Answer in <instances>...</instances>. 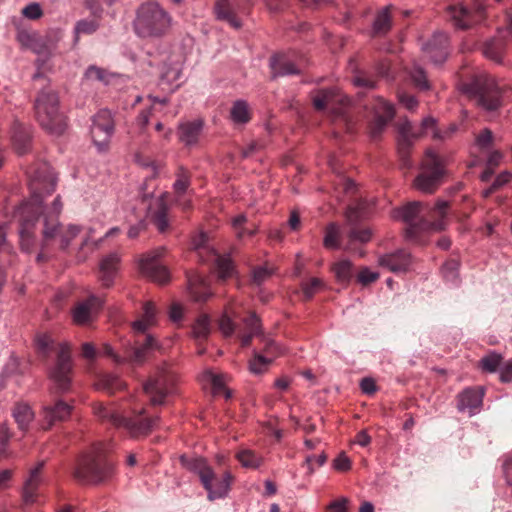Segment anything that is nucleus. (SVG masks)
<instances>
[{"mask_svg": "<svg viewBox=\"0 0 512 512\" xmlns=\"http://www.w3.org/2000/svg\"><path fill=\"white\" fill-rule=\"evenodd\" d=\"M30 177L31 196L24 201L15 211L14 219L19 223V236L21 249L30 252L35 243L34 229L36 223L42 217L44 223L45 217H55L62 209L60 197L57 196L51 207V211L47 212L43 207V194L50 195L56 186V177L51 166L46 163H40L30 167L28 171Z\"/></svg>", "mask_w": 512, "mask_h": 512, "instance_id": "nucleus-1", "label": "nucleus"}, {"mask_svg": "<svg viewBox=\"0 0 512 512\" xmlns=\"http://www.w3.org/2000/svg\"><path fill=\"white\" fill-rule=\"evenodd\" d=\"M458 90L474 104L491 115H497L503 106L502 93L487 74H474L458 83Z\"/></svg>", "mask_w": 512, "mask_h": 512, "instance_id": "nucleus-2", "label": "nucleus"}, {"mask_svg": "<svg viewBox=\"0 0 512 512\" xmlns=\"http://www.w3.org/2000/svg\"><path fill=\"white\" fill-rule=\"evenodd\" d=\"M424 204L420 201L409 202L401 208L394 209L392 217L396 220H402L408 226L405 229V237L407 239H413L419 232L435 230L441 231L445 229V223L443 218L446 216L449 202L444 200H438L433 209L432 217L438 216L440 220L429 221L425 217L421 216V211Z\"/></svg>", "mask_w": 512, "mask_h": 512, "instance_id": "nucleus-3", "label": "nucleus"}, {"mask_svg": "<svg viewBox=\"0 0 512 512\" xmlns=\"http://www.w3.org/2000/svg\"><path fill=\"white\" fill-rule=\"evenodd\" d=\"M113 463L101 445H95L77 458L72 476L82 485H99L113 474Z\"/></svg>", "mask_w": 512, "mask_h": 512, "instance_id": "nucleus-4", "label": "nucleus"}, {"mask_svg": "<svg viewBox=\"0 0 512 512\" xmlns=\"http://www.w3.org/2000/svg\"><path fill=\"white\" fill-rule=\"evenodd\" d=\"M173 24L170 13L159 3L148 1L136 10L133 29L143 39H159L166 36Z\"/></svg>", "mask_w": 512, "mask_h": 512, "instance_id": "nucleus-5", "label": "nucleus"}, {"mask_svg": "<svg viewBox=\"0 0 512 512\" xmlns=\"http://www.w3.org/2000/svg\"><path fill=\"white\" fill-rule=\"evenodd\" d=\"M36 119L48 133L61 135L67 123L65 116L59 111L58 94L50 88L42 89L34 104Z\"/></svg>", "mask_w": 512, "mask_h": 512, "instance_id": "nucleus-6", "label": "nucleus"}, {"mask_svg": "<svg viewBox=\"0 0 512 512\" xmlns=\"http://www.w3.org/2000/svg\"><path fill=\"white\" fill-rule=\"evenodd\" d=\"M445 160L432 149H427L420 165V172L413 181V187L425 194H433L442 184L446 174Z\"/></svg>", "mask_w": 512, "mask_h": 512, "instance_id": "nucleus-7", "label": "nucleus"}, {"mask_svg": "<svg viewBox=\"0 0 512 512\" xmlns=\"http://www.w3.org/2000/svg\"><path fill=\"white\" fill-rule=\"evenodd\" d=\"M72 371L69 347L66 344H62L57 353L56 363L48 373L51 382L50 392L52 394H65L71 390Z\"/></svg>", "mask_w": 512, "mask_h": 512, "instance_id": "nucleus-8", "label": "nucleus"}, {"mask_svg": "<svg viewBox=\"0 0 512 512\" xmlns=\"http://www.w3.org/2000/svg\"><path fill=\"white\" fill-rule=\"evenodd\" d=\"M177 375L168 365L160 367L155 376L143 385L144 392L150 397L152 405H161L165 398L174 392Z\"/></svg>", "mask_w": 512, "mask_h": 512, "instance_id": "nucleus-9", "label": "nucleus"}, {"mask_svg": "<svg viewBox=\"0 0 512 512\" xmlns=\"http://www.w3.org/2000/svg\"><path fill=\"white\" fill-rule=\"evenodd\" d=\"M114 131L115 122L109 110L102 109L92 117L90 135L99 152L108 150Z\"/></svg>", "mask_w": 512, "mask_h": 512, "instance_id": "nucleus-10", "label": "nucleus"}, {"mask_svg": "<svg viewBox=\"0 0 512 512\" xmlns=\"http://www.w3.org/2000/svg\"><path fill=\"white\" fill-rule=\"evenodd\" d=\"M313 106L317 111L329 109L336 116H343L349 99L337 88H322L311 93Z\"/></svg>", "mask_w": 512, "mask_h": 512, "instance_id": "nucleus-11", "label": "nucleus"}, {"mask_svg": "<svg viewBox=\"0 0 512 512\" xmlns=\"http://www.w3.org/2000/svg\"><path fill=\"white\" fill-rule=\"evenodd\" d=\"M446 10L457 28L467 30L476 22V17L483 15L485 7L482 0H471L469 5L458 2L447 6Z\"/></svg>", "mask_w": 512, "mask_h": 512, "instance_id": "nucleus-12", "label": "nucleus"}, {"mask_svg": "<svg viewBox=\"0 0 512 512\" xmlns=\"http://www.w3.org/2000/svg\"><path fill=\"white\" fill-rule=\"evenodd\" d=\"M398 138H397V152L404 168L412 167L410 160V152L413 147L414 141L422 137L421 133L414 131L412 123L407 119H403L397 124Z\"/></svg>", "mask_w": 512, "mask_h": 512, "instance_id": "nucleus-13", "label": "nucleus"}, {"mask_svg": "<svg viewBox=\"0 0 512 512\" xmlns=\"http://www.w3.org/2000/svg\"><path fill=\"white\" fill-rule=\"evenodd\" d=\"M165 251V247H158L147 253L139 264L141 273L159 284L167 283L170 278L168 269L159 262Z\"/></svg>", "mask_w": 512, "mask_h": 512, "instance_id": "nucleus-14", "label": "nucleus"}, {"mask_svg": "<svg viewBox=\"0 0 512 512\" xmlns=\"http://www.w3.org/2000/svg\"><path fill=\"white\" fill-rule=\"evenodd\" d=\"M79 232L80 228L78 226L70 225L67 229H64L55 217H45L44 228H42L43 242L48 244L50 241L59 238L61 249H66Z\"/></svg>", "mask_w": 512, "mask_h": 512, "instance_id": "nucleus-15", "label": "nucleus"}, {"mask_svg": "<svg viewBox=\"0 0 512 512\" xmlns=\"http://www.w3.org/2000/svg\"><path fill=\"white\" fill-rule=\"evenodd\" d=\"M161 348L158 341L151 334H146L143 341L137 340L134 346L126 350V363L140 366L142 365L154 351Z\"/></svg>", "mask_w": 512, "mask_h": 512, "instance_id": "nucleus-16", "label": "nucleus"}, {"mask_svg": "<svg viewBox=\"0 0 512 512\" xmlns=\"http://www.w3.org/2000/svg\"><path fill=\"white\" fill-rule=\"evenodd\" d=\"M27 45L38 55L50 56L62 39L60 29H50L44 35H25Z\"/></svg>", "mask_w": 512, "mask_h": 512, "instance_id": "nucleus-17", "label": "nucleus"}, {"mask_svg": "<svg viewBox=\"0 0 512 512\" xmlns=\"http://www.w3.org/2000/svg\"><path fill=\"white\" fill-rule=\"evenodd\" d=\"M145 409L139 410L134 417L123 416L121 426L128 431L131 437L137 438L148 435L159 421V417L142 418Z\"/></svg>", "mask_w": 512, "mask_h": 512, "instance_id": "nucleus-18", "label": "nucleus"}, {"mask_svg": "<svg viewBox=\"0 0 512 512\" xmlns=\"http://www.w3.org/2000/svg\"><path fill=\"white\" fill-rule=\"evenodd\" d=\"M377 263L393 273H406L412 264L411 254L405 250H397L392 253L380 255Z\"/></svg>", "mask_w": 512, "mask_h": 512, "instance_id": "nucleus-19", "label": "nucleus"}, {"mask_svg": "<svg viewBox=\"0 0 512 512\" xmlns=\"http://www.w3.org/2000/svg\"><path fill=\"white\" fill-rule=\"evenodd\" d=\"M394 113V108L391 104L387 103L383 99H379L375 117L369 130L370 137L373 140L380 138L388 123L393 119Z\"/></svg>", "mask_w": 512, "mask_h": 512, "instance_id": "nucleus-20", "label": "nucleus"}, {"mask_svg": "<svg viewBox=\"0 0 512 512\" xmlns=\"http://www.w3.org/2000/svg\"><path fill=\"white\" fill-rule=\"evenodd\" d=\"M448 36L443 32L433 34L429 42L424 46V51L434 64H442L447 58Z\"/></svg>", "mask_w": 512, "mask_h": 512, "instance_id": "nucleus-21", "label": "nucleus"}, {"mask_svg": "<svg viewBox=\"0 0 512 512\" xmlns=\"http://www.w3.org/2000/svg\"><path fill=\"white\" fill-rule=\"evenodd\" d=\"M45 462L40 461L29 472V476L24 482L22 490V498L25 504H33L38 495V489L43 481L42 469Z\"/></svg>", "mask_w": 512, "mask_h": 512, "instance_id": "nucleus-22", "label": "nucleus"}, {"mask_svg": "<svg viewBox=\"0 0 512 512\" xmlns=\"http://www.w3.org/2000/svg\"><path fill=\"white\" fill-rule=\"evenodd\" d=\"M72 411V405L63 400H57L53 404L46 405L43 408V417L46 422V429L50 428L58 421L66 420Z\"/></svg>", "mask_w": 512, "mask_h": 512, "instance_id": "nucleus-23", "label": "nucleus"}, {"mask_svg": "<svg viewBox=\"0 0 512 512\" xmlns=\"http://www.w3.org/2000/svg\"><path fill=\"white\" fill-rule=\"evenodd\" d=\"M232 476L229 472H225L222 478H217L212 471V475L207 477V483L203 484L208 492V499L215 500L227 495L230 490Z\"/></svg>", "mask_w": 512, "mask_h": 512, "instance_id": "nucleus-24", "label": "nucleus"}, {"mask_svg": "<svg viewBox=\"0 0 512 512\" xmlns=\"http://www.w3.org/2000/svg\"><path fill=\"white\" fill-rule=\"evenodd\" d=\"M103 301L96 297L90 296L84 302L79 303L73 311V320L78 325L86 324L90 321L92 313L100 309Z\"/></svg>", "mask_w": 512, "mask_h": 512, "instance_id": "nucleus-25", "label": "nucleus"}, {"mask_svg": "<svg viewBox=\"0 0 512 512\" xmlns=\"http://www.w3.org/2000/svg\"><path fill=\"white\" fill-rule=\"evenodd\" d=\"M12 140L19 155L27 153L31 146V129L29 126L14 121L12 126Z\"/></svg>", "mask_w": 512, "mask_h": 512, "instance_id": "nucleus-26", "label": "nucleus"}, {"mask_svg": "<svg viewBox=\"0 0 512 512\" xmlns=\"http://www.w3.org/2000/svg\"><path fill=\"white\" fill-rule=\"evenodd\" d=\"M120 264V257L117 253L113 252L106 255L100 262V280L105 287H110L113 284L115 275L118 271Z\"/></svg>", "mask_w": 512, "mask_h": 512, "instance_id": "nucleus-27", "label": "nucleus"}, {"mask_svg": "<svg viewBox=\"0 0 512 512\" xmlns=\"http://www.w3.org/2000/svg\"><path fill=\"white\" fill-rule=\"evenodd\" d=\"M457 399L459 411L476 409L482 404L483 390L480 388H467L458 395Z\"/></svg>", "mask_w": 512, "mask_h": 512, "instance_id": "nucleus-28", "label": "nucleus"}, {"mask_svg": "<svg viewBox=\"0 0 512 512\" xmlns=\"http://www.w3.org/2000/svg\"><path fill=\"white\" fill-rule=\"evenodd\" d=\"M272 77L293 75L300 73L299 68L284 54H275L270 59Z\"/></svg>", "mask_w": 512, "mask_h": 512, "instance_id": "nucleus-29", "label": "nucleus"}, {"mask_svg": "<svg viewBox=\"0 0 512 512\" xmlns=\"http://www.w3.org/2000/svg\"><path fill=\"white\" fill-rule=\"evenodd\" d=\"M203 128L202 120L182 123L179 125V140L187 146L194 145L198 142L199 136Z\"/></svg>", "mask_w": 512, "mask_h": 512, "instance_id": "nucleus-30", "label": "nucleus"}, {"mask_svg": "<svg viewBox=\"0 0 512 512\" xmlns=\"http://www.w3.org/2000/svg\"><path fill=\"white\" fill-rule=\"evenodd\" d=\"M391 7L388 5L377 11L372 24L373 36H383L390 31L392 27Z\"/></svg>", "mask_w": 512, "mask_h": 512, "instance_id": "nucleus-31", "label": "nucleus"}, {"mask_svg": "<svg viewBox=\"0 0 512 512\" xmlns=\"http://www.w3.org/2000/svg\"><path fill=\"white\" fill-rule=\"evenodd\" d=\"M214 10L217 19L228 22L235 29L241 27V22L229 0H216Z\"/></svg>", "mask_w": 512, "mask_h": 512, "instance_id": "nucleus-32", "label": "nucleus"}, {"mask_svg": "<svg viewBox=\"0 0 512 512\" xmlns=\"http://www.w3.org/2000/svg\"><path fill=\"white\" fill-rule=\"evenodd\" d=\"M180 461L188 470L198 474L202 484H206L207 477L212 475L213 470L204 458L187 459L185 456H181Z\"/></svg>", "mask_w": 512, "mask_h": 512, "instance_id": "nucleus-33", "label": "nucleus"}, {"mask_svg": "<svg viewBox=\"0 0 512 512\" xmlns=\"http://www.w3.org/2000/svg\"><path fill=\"white\" fill-rule=\"evenodd\" d=\"M505 47L506 42L504 38L496 36L485 42L483 46V54L486 58L496 63H501Z\"/></svg>", "mask_w": 512, "mask_h": 512, "instance_id": "nucleus-34", "label": "nucleus"}, {"mask_svg": "<svg viewBox=\"0 0 512 512\" xmlns=\"http://www.w3.org/2000/svg\"><path fill=\"white\" fill-rule=\"evenodd\" d=\"M188 285L193 299L197 302H204L211 296L204 278L199 275L190 276Z\"/></svg>", "mask_w": 512, "mask_h": 512, "instance_id": "nucleus-35", "label": "nucleus"}, {"mask_svg": "<svg viewBox=\"0 0 512 512\" xmlns=\"http://www.w3.org/2000/svg\"><path fill=\"white\" fill-rule=\"evenodd\" d=\"M202 381L208 382L212 386V394L214 396L224 392L225 398L229 399L232 395L231 391L225 387L224 376L222 374H215L211 370H206L202 374Z\"/></svg>", "mask_w": 512, "mask_h": 512, "instance_id": "nucleus-36", "label": "nucleus"}, {"mask_svg": "<svg viewBox=\"0 0 512 512\" xmlns=\"http://www.w3.org/2000/svg\"><path fill=\"white\" fill-rule=\"evenodd\" d=\"M156 309L153 302L148 301L143 306V316L133 323V329L144 332L155 323Z\"/></svg>", "mask_w": 512, "mask_h": 512, "instance_id": "nucleus-37", "label": "nucleus"}, {"mask_svg": "<svg viewBox=\"0 0 512 512\" xmlns=\"http://www.w3.org/2000/svg\"><path fill=\"white\" fill-rule=\"evenodd\" d=\"M93 410L94 414L99 419H101L102 421H107L115 427L119 428L121 426V422H123L122 414H120L116 410L104 406L101 403H96L93 407Z\"/></svg>", "mask_w": 512, "mask_h": 512, "instance_id": "nucleus-38", "label": "nucleus"}, {"mask_svg": "<svg viewBox=\"0 0 512 512\" xmlns=\"http://www.w3.org/2000/svg\"><path fill=\"white\" fill-rule=\"evenodd\" d=\"M168 213V206L165 202L164 197L162 196L158 201V208L157 210L152 214L151 220L153 224L156 226L157 230L160 233H164L167 231L169 227V220L167 217Z\"/></svg>", "mask_w": 512, "mask_h": 512, "instance_id": "nucleus-39", "label": "nucleus"}, {"mask_svg": "<svg viewBox=\"0 0 512 512\" xmlns=\"http://www.w3.org/2000/svg\"><path fill=\"white\" fill-rule=\"evenodd\" d=\"M13 417L21 430H26L34 418V413L27 404H17L13 409Z\"/></svg>", "mask_w": 512, "mask_h": 512, "instance_id": "nucleus-40", "label": "nucleus"}, {"mask_svg": "<svg viewBox=\"0 0 512 512\" xmlns=\"http://www.w3.org/2000/svg\"><path fill=\"white\" fill-rule=\"evenodd\" d=\"M332 270L337 281L342 284H347L353 276V264L347 259L335 263Z\"/></svg>", "mask_w": 512, "mask_h": 512, "instance_id": "nucleus-41", "label": "nucleus"}, {"mask_svg": "<svg viewBox=\"0 0 512 512\" xmlns=\"http://www.w3.org/2000/svg\"><path fill=\"white\" fill-rule=\"evenodd\" d=\"M210 318L207 314L200 315L192 328V336L196 340H206L210 334Z\"/></svg>", "mask_w": 512, "mask_h": 512, "instance_id": "nucleus-42", "label": "nucleus"}, {"mask_svg": "<svg viewBox=\"0 0 512 512\" xmlns=\"http://www.w3.org/2000/svg\"><path fill=\"white\" fill-rule=\"evenodd\" d=\"M230 116L234 123H247L250 120V113L247 102L244 100L235 101L231 108Z\"/></svg>", "mask_w": 512, "mask_h": 512, "instance_id": "nucleus-43", "label": "nucleus"}, {"mask_svg": "<svg viewBox=\"0 0 512 512\" xmlns=\"http://www.w3.org/2000/svg\"><path fill=\"white\" fill-rule=\"evenodd\" d=\"M323 245L327 249L340 248V228L337 224L330 223L327 225Z\"/></svg>", "mask_w": 512, "mask_h": 512, "instance_id": "nucleus-44", "label": "nucleus"}, {"mask_svg": "<svg viewBox=\"0 0 512 512\" xmlns=\"http://www.w3.org/2000/svg\"><path fill=\"white\" fill-rule=\"evenodd\" d=\"M502 364V356L498 353L492 352L484 356L480 362V368L489 373L496 372Z\"/></svg>", "mask_w": 512, "mask_h": 512, "instance_id": "nucleus-45", "label": "nucleus"}, {"mask_svg": "<svg viewBox=\"0 0 512 512\" xmlns=\"http://www.w3.org/2000/svg\"><path fill=\"white\" fill-rule=\"evenodd\" d=\"M237 459L246 468H258L262 462L259 456L248 449L238 452Z\"/></svg>", "mask_w": 512, "mask_h": 512, "instance_id": "nucleus-46", "label": "nucleus"}, {"mask_svg": "<svg viewBox=\"0 0 512 512\" xmlns=\"http://www.w3.org/2000/svg\"><path fill=\"white\" fill-rule=\"evenodd\" d=\"M271 363L272 358L255 353L254 358L249 361V370L254 374H261L267 370Z\"/></svg>", "mask_w": 512, "mask_h": 512, "instance_id": "nucleus-47", "label": "nucleus"}, {"mask_svg": "<svg viewBox=\"0 0 512 512\" xmlns=\"http://www.w3.org/2000/svg\"><path fill=\"white\" fill-rule=\"evenodd\" d=\"M218 278L225 281L233 275L234 266L232 261L227 257H218L217 259Z\"/></svg>", "mask_w": 512, "mask_h": 512, "instance_id": "nucleus-48", "label": "nucleus"}, {"mask_svg": "<svg viewBox=\"0 0 512 512\" xmlns=\"http://www.w3.org/2000/svg\"><path fill=\"white\" fill-rule=\"evenodd\" d=\"M322 287L323 281L319 278H311L309 281L301 284L306 300H310Z\"/></svg>", "mask_w": 512, "mask_h": 512, "instance_id": "nucleus-49", "label": "nucleus"}, {"mask_svg": "<svg viewBox=\"0 0 512 512\" xmlns=\"http://www.w3.org/2000/svg\"><path fill=\"white\" fill-rule=\"evenodd\" d=\"M459 262L455 259L448 260L442 266V274L448 281L454 282L458 278Z\"/></svg>", "mask_w": 512, "mask_h": 512, "instance_id": "nucleus-50", "label": "nucleus"}, {"mask_svg": "<svg viewBox=\"0 0 512 512\" xmlns=\"http://www.w3.org/2000/svg\"><path fill=\"white\" fill-rule=\"evenodd\" d=\"M274 271L272 268H268L267 266H259L253 270L252 273V282L253 284L260 286L266 280H268Z\"/></svg>", "mask_w": 512, "mask_h": 512, "instance_id": "nucleus-51", "label": "nucleus"}, {"mask_svg": "<svg viewBox=\"0 0 512 512\" xmlns=\"http://www.w3.org/2000/svg\"><path fill=\"white\" fill-rule=\"evenodd\" d=\"M99 27V24L96 20H80L77 22L75 26V34L76 39H78L79 34H92Z\"/></svg>", "mask_w": 512, "mask_h": 512, "instance_id": "nucleus-52", "label": "nucleus"}, {"mask_svg": "<svg viewBox=\"0 0 512 512\" xmlns=\"http://www.w3.org/2000/svg\"><path fill=\"white\" fill-rule=\"evenodd\" d=\"M372 231L369 228L364 229H351L348 233V238L351 243L358 241L360 243H367L371 240Z\"/></svg>", "mask_w": 512, "mask_h": 512, "instance_id": "nucleus-53", "label": "nucleus"}, {"mask_svg": "<svg viewBox=\"0 0 512 512\" xmlns=\"http://www.w3.org/2000/svg\"><path fill=\"white\" fill-rule=\"evenodd\" d=\"M189 185H190L189 175L181 167L177 173V179L174 183L175 192L178 194H183L186 192Z\"/></svg>", "mask_w": 512, "mask_h": 512, "instance_id": "nucleus-54", "label": "nucleus"}, {"mask_svg": "<svg viewBox=\"0 0 512 512\" xmlns=\"http://www.w3.org/2000/svg\"><path fill=\"white\" fill-rule=\"evenodd\" d=\"M411 77L415 85L421 90L429 89V82L425 71L421 67H415L411 72Z\"/></svg>", "mask_w": 512, "mask_h": 512, "instance_id": "nucleus-55", "label": "nucleus"}, {"mask_svg": "<svg viewBox=\"0 0 512 512\" xmlns=\"http://www.w3.org/2000/svg\"><path fill=\"white\" fill-rule=\"evenodd\" d=\"M244 324L249 333L256 336L261 334L260 319L254 312L244 319Z\"/></svg>", "mask_w": 512, "mask_h": 512, "instance_id": "nucleus-56", "label": "nucleus"}, {"mask_svg": "<svg viewBox=\"0 0 512 512\" xmlns=\"http://www.w3.org/2000/svg\"><path fill=\"white\" fill-rule=\"evenodd\" d=\"M246 221H247V218L244 214H240V215L236 216L235 218H233V220H232V225H233L234 229L237 230V236L239 238H242L245 235L252 236L254 234V230H245L242 228V226L244 225V223H246Z\"/></svg>", "mask_w": 512, "mask_h": 512, "instance_id": "nucleus-57", "label": "nucleus"}, {"mask_svg": "<svg viewBox=\"0 0 512 512\" xmlns=\"http://www.w3.org/2000/svg\"><path fill=\"white\" fill-rule=\"evenodd\" d=\"M85 77L89 80H97L107 83L106 71L96 66H90L85 72Z\"/></svg>", "mask_w": 512, "mask_h": 512, "instance_id": "nucleus-58", "label": "nucleus"}, {"mask_svg": "<svg viewBox=\"0 0 512 512\" xmlns=\"http://www.w3.org/2000/svg\"><path fill=\"white\" fill-rule=\"evenodd\" d=\"M219 329L225 337H230L235 331V325L229 316L222 315L219 319Z\"/></svg>", "mask_w": 512, "mask_h": 512, "instance_id": "nucleus-59", "label": "nucleus"}, {"mask_svg": "<svg viewBox=\"0 0 512 512\" xmlns=\"http://www.w3.org/2000/svg\"><path fill=\"white\" fill-rule=\"evenodd\" d=\"M22 14L28 19L36 20L42 16L43 12H42L40 4L33 2V3L28 4L22 10Z\"/></svg>", "mask_w": 512, "mask_h": 512, "instance_id": "nucleus-60", "label": "nucleus"}, {"mask_svg": "<svg viewBox=\"0 0 512 512\" xmlns=\"http://www.w3.org/2000/svg\"><path fill=\"white\" fill-rule=\"evenodd\" d=\"M493 142V133L490 129L485 128L481 131V133L476 137V144L481 149H486L490 147Z\"/></svg>", "mask_w": 512, "mask_h": 512, "instance_id": "nucleus-61", "label": "nucleus"}, {"mask_svg": "<svg viewBox=\"0 0 512 512\" xmlns=\"http://www.w3.org/2000/svg\"><path fill=\"white\" fill-rule=\"evenodd\" d=\"M333 467L340 472H346L351 468V461L344 452L340 453L333 461Z\"/></svg>", "mask_w": 512, "mask_h": 512, "instance_id": "nucleus-62", "label": "nucleus"}, {"mask_svg": "<svg viewBox=\"0 0 512 512\" xmlns=\"http://www.w3.org/2000/svg\"><path fill=\"white\" fill-rule=\"evenodd\" d=\"M378 277L379 274L377 272H372L368 268H363L358 274V281L363 285H367L376 281Z\"/></svg>", "mask_w": 512, "mask_h": 512, "instance_id": "nucleus-63", "label": "nucleus"}, {"mask_svg": "<svg viewBox=\"0 0 512 512\" xmlns=\"http://www.w3.org/2000/svg\"><path fill=\"white\" fill-rule=\"evenodd\" d=\"M500 380L504 383L512 381V360H508L501 364L499 368Z\"/></svg>", "mask_w": 512, "mask_h": 512, "instance_id": "nucleus-64", "label": "nucleus"}]
</instances>
